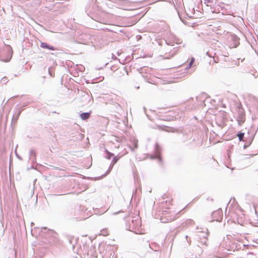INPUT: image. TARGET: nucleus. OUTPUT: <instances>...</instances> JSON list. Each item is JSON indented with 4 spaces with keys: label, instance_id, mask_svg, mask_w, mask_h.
I'll use <instances>...</instances> for the list:
<instances>
[{
    "label": "nucleus",
    "instance_id": "f8f14e48",
    "mask_svg": "<svg viewBox=\"0 0 258 258\" xmlns=\"http://www.w3.org/2000/svg\"><path fill=\"white\" fill-rule=\"evenodd\" d=\"M124 9H125V8ZM125 10H130V9H125Z\"/></svg>",
    "mask_w": 258,
    "mask_h": 258
},
{
    "label": "nucleus",
    "instance_id": "9d476101",
    "mask_svg": "<svg viewBox=\"0 0 258 258\" xmlns=\"http://www.w3.org/2000/svg\"><path fill=\"white\" fill-rule=\"evenodd\" d=\"M117 160H118V159L116 157L114 158V159L113 160V163L115 164V163H116Z\"/></svg>",
    "mask_w": 258,
    "mask_h": 258
},
{
    "label": "nucleus",
    "instance_id": "423d86ee",
    "mask_svg": "<svg viewBox=\"0 0 258 258\" xmlns=\"http://www.w3.org/2000/svg\"><path fill=\"white\" fill-rule=\"evenodd\" d=\"M109 232L107 229H103L101 230L100 233V235H102L104 236H108L109 235Z\"/></svg>",
    "mask_w": 258,
    "mask_h": 258
},
{
    "label": "nucleus",
    "instance_id": "0eeeda50",
    "mask_svg": "<svg viewBox=\"0 0 258 258\" xmlns=\"http://www.w3.org/2000/svg\"><path fill=\"white\" fill-rule=\"evenodd\" d=\"M237 136H238L239 140L241 141L242 140L243 138L244 137V133H240V134H238Z\"/></svg>",
    "mask_w": 258,
    "mask_h": 258
},
{
    "label": "nucleus",
    "instance_id": "6e6552de",
    "mask_svg": "<svg viewBox=\"0 0 258 258\" xmlns=\"http://www.w3.org/2000/svg\"><path fill=\"white\" fill-rule=\"evenodd\" d=\"M245 120V117H244V114H243L242 115H241V121L243 122Z\"/></svg>",
    "mask_w": 258,
    "mask_h": 258
},
{
    "label": "nucleus",
    "instance_id": "1a4fd4ad",
    "mask_svg": "<svg viewBox=\"0 0 258 258\" xmlns=\"http://www.w3.org/2000/svg\"><path fill=\"white\" fill-rule=\"evenodd\" d=\"M195 59L194 58H192L191 59V61L189 63V67H190L192 65V63L194 62Z\"/></svg>",
    "mask_w": 258,
    "mask_h": 258
},
{
    "label": "nucleus",
    "instance_id": "20e7f679",
    "mask_svg": "<svg viewBox=\"0 0 258 258\" xmlns=\"http://www.w3.org/2000/svg\"><path fill=\"white\" fill-rule=\"evenodd\" d=\"M40 47L41 48L48 49L51 50H55V48L53 46H52L51 45H49L45 42H41L40 43Z\"/></svg>",
    "mask_w": 258,
    "mask_h": 258
},
{
    "label": "nucleus",
    "instance_id": "7ed1b4c3",
    "mask_svg": "<svg viewBox=\"0 0 258 258\" xmlns=\"http://www.w3.org/2000/svg\"><path fill=\"white\" fill-rule=\"evenodd\" d=\"M109 119L105 117L101 116L98 120L99 125L102 127H106L109 123Z\"/></svg>",
    "mask_w": 258,
    "mask_h": 258
},
{
    "label": "nucleus",
    "instance_id": "f257e3e1",
    "mask_svg": "<svg viewBox=\"0 0 258 258\" xmlns=\"http://www.w3.org/2000/svg\"><path fill=\"white\" fill-rule=\"evenodd\" d=\"M177 218V214H175L173 211H164L161 217V220L163 223H168L172 222Z\"/></svg>",
    "mask_w": 258,
    "mask_h": 258
},
{
    "label": "nucleus",
    "instance_id": "f03ea898",
    "mask_svg": "<svg viewBox=\"0 0 258 258\" xmlns=\"http://www.w3.org/2000/svg\"><path fill=\"white\" fill-rule=\"evenodd\" d=\"M212 216L214 221L220 222L222 219V212L220 210H217L213 212Z\"/></svg>",
    "mask_w": 258,
    "mask_h": 258
},
{
    "label": "nucleus",
    "instance_id": "9b49d317",
    "mask_svg": "<svg viewBox=\"0 0 258 258\" xmlns=\"http://www.w3.org/2000/svg\"><path fill=\"white\" fill-rule=\"evenodd\" d=\"M10 59H8L7 60H6V61H9Z\"/></svg>",
    "mask_w": 258,
    "mask_h": 258
},
{
    "label": "nucleus",
    "instance_id": "39448f33",
    "mask_svg": "<svg viewBox=\"0 0 258 258\" xmlns=\"http://www.w3.org/2000/svg\"><path fill=\"white\" fill-rule=\"evenodd\" d=\"M90 116V113L88 112H85L81 113L80 115V117L83 120H85L88 119Z\"/></svg>",
    "mask_w": 258,
    "mask_h": 258
}]
</instances>
